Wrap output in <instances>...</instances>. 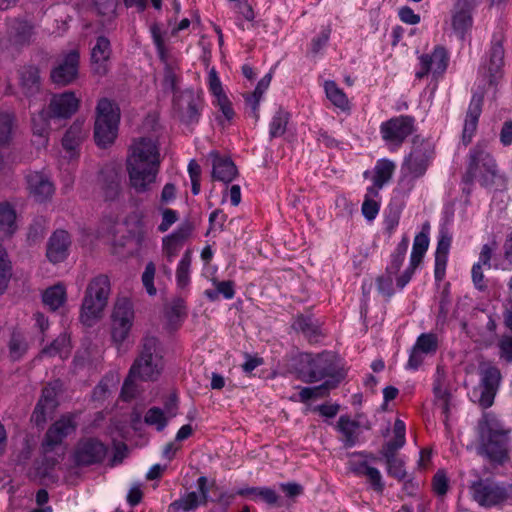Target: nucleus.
I'll return each instance as SVG.
<instances>
[{
    "label": "nucleus",
    "mask_w": 512,
    "mask_h": 512,
    "mask_svg": "<svg viewBox=\"0 0 512 512\" xmlns=\"http://www.w3.org/2000/svg\"><path fill=\"white\" fill-rule=\"evenodd\" d=\"M161 164L157 139L141 137L133 141L126 160L129 184L137 193L149 192L156 182Z\"/></svg>",
    "instance_id": "f257e3e1"
},
{
    "label": "nucleus",
    "mask_w": 512,
    "mask_h": 512,
    "mask_svg": "<svg viewBox=\"0 0 512 512\" xmlns=\"http://www.w3.org/2000/svg\"><path fill=\"white\" fill-rule=\"evenodd\" d=\"M80 105V99L72 91L53 94L48 109H42L32 116L33 143L38 149L48 145L51 119H68L74 115Z\"/></svg>",
    "instance_id": "f03ea898"
},
{
    "label": "nucleus",
    "mask_w": 512,
    "mask_h": 512,
    "mask_svg": "<svg viewBox=\"0 0 512 512\" xmlns=\"http://www.w3.org/2000/svg\"><path fill=\"white\" fill-rule=\"evenodd\" d=\"M479 452L493 462L503 463L508 457L510 429L495 415L483 414L478 424Z\"/></svg>",
    "instance_id": "7ed1b4c3"
},
{
    "label": "nucleus",
    "mask_w": 512,
    "mask_h": 512,
    "mask_svg": "<svg viewBox=\"0 0 512 512\" xmlns=\"http://www.w3.org/2000/svg\"><path fill=\"white\" fill-rule=\"evenodd\" d=\"M467 181L477 180L485 188L493 187L505 177L498 172L496 162L485 146L478 144L469 153Z\"/></svg>",
    "instance_id": "20e7f679"
},
{
    "label": "nucleus",
    "mask_w": 512,
    "mask_h": 512,
    "mask_svg": "<svg viewBox=\"0 0 512 512\" xmlns=\"http://www.w3.org/2000/svg\"><path fill=\"white\" fill-rule=\"evenodd\" d=\"M110 294V281L105 275H99L92 279L87 286L83 299L80 320L86 326H92L107 305Z\"/></svg>",
    "instance_id": "39448f33"
},
{
    "label": "nucleus",
    "mask_w": 512,
    "mask_h": 512,
    "mask_svg": "<svg viewBox=\"0 0 512 512\" xmlns=\"http://www.w3.org/2000/svg\"><path fill=\"white\" fill-rule=\"evenodd\" d=\"M119 121L120 111L117 105L107 98L100 99L96 106L94 125V138L98 146L105 148L114 142Z\"/></svg>",
    "instance_id": "423d86ee"
},
{
    "label": "nucleus",
    "mask_w": 512,
    "mask_h": 512,
    "mask_svg": "<svg viewBox=\"0 0 512 512\" xmlns=\"http://www.w3.org/2000/svg\"><path fill=\"white\" fill-rule=\"evenodd\" d=\"M158 340L155 337H145L139 357L132 365L131 376L142 380H155L162 370V359L157 353Z\"/></svg>",
    "instance_id": "0eeeda50"
},
{
    "label": "nucleus",
    "mask_w": 512,
    "mask_h": 512,
    "mask_svg": "<svg viewBox=\"0 0 512 512\" xmlns=\"http://www.w3.org/2000/svg\"><path fill=\"white\" fill-rule=\"evenodd\" d=\"M134 318L132 302L127 298L117 299L111 314V337L118 347L128 338Z\"/></svg>",
    "instance_id": "6e6552de"
},
{
    "label": "nucleus",
    "mask_w": 512,
    "mask_h": 512,
    "mask_svg": "<svg viewBox=\"0 0 512 512\" xmlns=\"http://www.w3.org/2000/svg\"><path fill=\"white\" fill-rule=\"evenodd\" d=\"M415 129V119L409 115L393 117L380 125V134L391 151L397 150Z\"/></svg>",
    "instance_id": "1a4fd4ad"
},
{
    "label": "nucleus",
    "mask_w": 512,
    "mask_h": 512,
    "mask_svg": "<svg viewBox=\"0 0 512 512\" xmlns=\"http://www.w3.org/2000/svg\"><path fill=\"white\" fill-rule=\"evenodd\" d=\"M430 153L428 148H414L408 157L405 158L401 167V184H407L409 189L413 186V181L423 176L428 168Z\"/></svg>",
    "instance_id": "9d476101"
},
{
    "label": "nucleus",
    "mask_w": 512,
    "mask_h": 512,
    "mask_svg": "<svg viewBox=\"0 0 512 512\" xmlns=\"http://www.w3.org/2000/svg\"><path fill=\"white\" fill-rule=\"evenodd\" d=\"M415 71L417 79H422L428 74L440 75L445 72L448 65V53L442 46H436L431 53L421 54Z\"/></svg>",
    "instance_id": "9b49d317"
},
{
    "label": "nucleus",
    "mask_w": 512,
    "mask_h": 512,
    "mask_svg": "<svg viewBox=\"0 0 512 512\" xmlns=\"http://www.w3.org/2000/svg\"><path fill=\"white\" fill-rule=\"evenodd\" d=\"M480 376L478 402L481 407L488 408L494 402L501 381V373L497 367L488 365L481 368Z\"/></svg>",
    "instance_id": "f8f14e48"
},
{
    "label": "nucleus",
    "mask_w": 512,
    "mask_h": 512,
    "mask_svg": "<svg viewBox=\"0 0 512 512\" xmlns=\"http://www.w3.org/2000/svg\"><path fill=\"white\" fill-rule=\"evenodd\" d=\"M207 483L206 477H199L197 480L198 491L188 492L172 502L168 508L169 512H194L199 506L205 505L209 495Z\"/></svg>",
    "instance_id": "ddd939ff"
},
{
    "label": "nucleus",
    "mask_w": 512,
    "mask_h": 512,
    "mask_svg": "<svg viewBox=\"0 0 512 512\" xmlns=\"http://www.w3.org/2000/svg\"><path fill=\"white\" fill-rule=\"evenodd\" d=\"M303 366L300 370L302 378L306 382H317L329 376L333 372L331 360L328 354L312 356L306 354L302 358Z\"/></svg>",
    "instance_id": "4468645a"
},
{
    "label": "nucleus",
    "mask_w": 512,
    "mask_h": 512,
    "mask_svg": "<svg viewBox=\"0 0 512 512\" xmlns=\"http://www.w3.org/2000/svg\"><path fill=\"white\" fill-rule=\"evenodd\" d=\"M471 491L473 499L483 507L498 505L507 497L504 487L490 481L474 482Z\"/></svg>",
    "instance_id": "2eb2a0df"
},
{
    "label": "nucleus",
    "mask_w": 512,
    "mask_h": 512,
    "mask_svg": "<svg viewBox=\"0 0 512 512\" xmlns=\"http://www.w3.org/2000/svg\"><path fill=\"white\" fill-rule=\"evenodd\" d=\"M439 340L436 334L422 333L413 345L407 367L416 370L424 362L425 358L437 352Z\"/></svg>",
    "instance_id": "dca6fc26"
},
{
    "label": "nucleus",
    "mask_w": 512,
    "mask_h": 512,
    "mask_svg": "<svg viewBox=\"0 0 512 512\" xmlns=\"http://www.w3.org/2000/svg\"><path fill=\"white\" fill-rule=\"evenodd\" d=\"M80 55L77 49L63 56L58 65L51 71V79L55 84L68 85L78 76Z\"/></svg>",
    "instance_id": "f3484780"
},
{
    "label": "nucleus",
    "mask_w": 512,
    "mask_h": 512,
    "mask_svg": "<svg viewBox=\"0 0 512 512\" xmlns=\"http://www.w3.org/2000/svg\"><path fill=\"white\" fill-rule=\"evenodd\" d=\"M76 423L72 415H65L57 420L47 431L43 449L47 453L52 451L55 446L60 445L62 441L75 431Z\"/></svg>",
    "instance_id": "a211bd4d"
},
{
    "label": "nucleus",
    "mask_w": 512,
    "mask_h": 512,
    "mask_svg": "<svg viewBox=\"0 0 512 512\" xmlns=\"http://www.w3.org/2000/svg\"><path fill=\"white\" fill-rule=\"evenodd\" d=\"M106 455V447L95 439L81 441L75 451L74 458L79 465H90L100 462Z\"/></svg>",
    "instance_id": "6ab92c4d"
},
{
    "label": "nucleus",
    "mask_w": 512,
    "mask_h": 512,
    "mask_svg": "<svg viewBox=\"0 0 512 512\" xmlns=\"http://www.w3.org/2000/svg\"><path fill=\"white\" fill-rule=\"evenodd\" d=\"M27 186L30 195L38 202H44L54 194V185L43 172H31L27 175Z\"/></svg>",
    "instance_id": "aec40b11"
},
{
    "label": "nucleus",
    "mask_w": 512,
    "mask_h": 512,
    "mask_svg": "<svg viewBox=\"0 0 512 512\" xmlns=\"http://www.w3.org/2000/svg\"><path fill=\"white\" fill-rule=\"evenodd\" d=\"M504 48L501 43H494L489 51L488 60L482 65L481 71L492 84L503 74Z\"/></svg>",
    "instance_id": "412c9836"
},
{
    "label": "nucleus",
    "mask_w": 512,
    "mask_h": 512,
    "mask_svg": "<svg viewBox=\"0 0 512 512\" xmlns=\"http://www.w3.org/2000/svg\"><path fill=\"white\" fill-rule=\"evenodd\" d=\"M86 132L84 121L79 119L74 121L66 131L62 139V146L68 153L70 159H74L78 156L79 146L85 138Z\"/></svg>",
    "instance_id": "4be33fe9"
},
{
    "label": "nucleus",
    "mask_w": 512,
    "mask_h": 512,
    "mask_svg": "<svg viewBox=\"0 0 512 512\" xmlns=\"http://www.w3.org/2000/svg\"><path fill=\"white\" fill-rule=\"evenodd\" d=\"M111 55L110 42L105 37H99L91 50L92 70L103 76L108 72V61Z\"/></svg>",
    "instance_id": "5701e85b"
},
{
    "label": "nucleus",
    "mask_w": 512,
    "mask_h": 512,
    "mask_svg": "<svg viewBox=\"0 0 512 512\" xmlns=\"http://www.w3.org/2000/svg\"><path fill=\"white\" fill-rule=\"evenodd\" d=\"M70 237L64 230L55 231L47 245V258L53 263L63 261L68 255Z\"/></svg>",
    "instance_id": "b1692460"
},
{
    "label": "nucleus",
    "mask_w": 512,
    "mask_h": 512,
    "mask_svg": "<svg viewBox=\"0 0 512 512\" xmlns=\"http://www.w3.org/2000/svg\"><path fill=\"white\" fill-rule=\"evenodd\" d=\"M56 404L55 388L52 386H46L42 390V396L32 414V420L35 422V424L42 425L45 423L47 416H49L54 411Z\"/></svg>",
    "instance_id": "393cba45"
},
{
    "label": "nucleus",
    "mask_w": 512,
    "mask_h": 512,
    "mask_svg": "<svg viewBox=\"0 0 512 512\" xmlns=\"http://www.w3.org/2000/svg\"><path fill=\"white\" fill-rule=\"evenodd\" d=\"M483 96L474 94L471 98L463 128V141L468 144L477 128L479 116L482 112Z\"/></svg>",
    "instance_id": "a878e982"
},
{
    "label": "nucleus",
    "mask_w": 512,
    "mask_h": 512,
    "mask_svg": "<svg viewBox=\"0 0 512 512\" xmlns=\"http://www.w3.org/2000/svg\"><path fill=\"white\" fill-rule=\"evenodd\" d=\"M451 246V237L447 233H441L438 238L437 247L435 251V279L441 281L445 277L448 254Z\"/></svg>",
    "instance_id": "bb28decb"
},
{
    "label": "nucleus",
    "mask_w": 512,
    "mask_h": 512,
    "mask_svg": "<svg viewBox=\"0 0 512 512\" xmlns=\"http://www.w3.org/2000/svg\"><path fill=\"white\" fill-rule=\"evenodd\" d=\"M212 177L225 183L231 182L237 175V168L231 159L221 157L217 153H211Z\"/></svg>",
    "instance_id": "cd10ccee"
},
{
    "label": "nucleus",
    "mask_w": 512,
    "mask_h": 512,
    "mask_svg": "<svg viewBox=\"0 0 512 512\" xmlns=\"http://www.w3.org/2000/svg\"><path fill=\"white\" fill-rule=\"evenodd\" d=\"M176 404L166 406V411L158 407H152L144 415V422L148 426L154 427L157 431H162L168 424L169 420L176 416Z\"/></svg>",
    "instance_id": "c85d7f7f"
},
{
    "label": "nucleus",
    "mask_w": 512,
    "mask_h": 512,
    "mask_svg": "<svg viewBox=\"0 0 512 512\" xmlns=\"http://www.w3.org/2000/svg\"><path fill=\"white\" fill-rule=\"evenodd\" d=\"M7 347L11 360H21L30 348V341L28 340L27 334L20 329H14L9 337Z\"/></svg>",
    "instance_id": "c756f323"
},
{
    "label": "nucleus",
    "mask_w": 512,
    "mask_h": 512,
    "mask_svg": "<svg viewBox=\"0 0 512 512\" xmlns=\"http://www.w3.org/2000/svg\"><path fill=\"white\" fill-rule=\"evenodd\" d=\"M395 169V162L386 158L379 159L374 167L373 184L368 188H377V191L380 192L384 185L391 180Z\"/></svg>",
    "instance_id": "7c9ffc66"
},
{
    "label": "nucleus",
    "mask_w": 512,
    "mask_h": 512,
    "mask_svg": "<svg viewBox=\"0 0 512 512\" xmlns=\"http://www.w3.org/2000/svg\"><path fill=\"white\" fill-rule=\"evenodd\" d=\"M8 35L10 41L15 46H21L30 42L33 32L32 26L26 21L9 20Z\"/></svg>",
    "instance_id": "2f4dec72"
},
{
    "label": "nucleus",
    "mask_w": 512,
    "mask_h": 512,
    "mask_svg": "<svg viewBox=\"0 0 512 512\" xmlns=\"http://www.w3.org/2000/svg\"><path fill=\"white\" fill-rule=\"evenodd\" d=\"M19 85L22 93L32 96L40 89L39 71L34 66H25L19 70Z\"/></svg>",
    "instance_id": "473e14b6"
},
{
    "label": "nucleus",
    "mask_w": 512,
    "mask_h": 512,
    "mask_svg": "<svg viewBox=\"0 0 512 512\" xmlns=\"http://www.w3.org/2000/svg\"><path fill=\"white\" fill-rule=\"evenodd\" d=\"M271 80H272V72H269L259 80L253 93H251L245 97L246 104L251 108V113H252V116L255 118V120H258V118H259V114H258L259 104H260L263 94L268 89V87L271 83Z\"/></svg>",
    "instance_id": "72a5a7b5"
},
{
    "label": "nucleus",
    "mask_w": 512,
    "mask_h": 512,
    "mask_svg": "<svg viewBox=\"0 0 512 512\" xmlns=\"http://www.w3.org/2000/svg\"><path fill=\"white\" fill-rule=\"evenodd\" d=\"M215 289H207L204 295L212 302L219 299L222 295L225 299L230 300L235 295V285L233 281H219L217 278L212 277L210 279Z\"/></svg>",
    "instance_id": "f704fd0d"
},
{
    "label": "nucleus",
    "mask_w": 512,
    "mask_h": 512,
    "mask_svg": "<svg viewBox=\"0 0 512 512\" xmlns=\"http://www.w3.org/2000/svg\"><path fill=\"white\" fill-rule=\"evenodd\" d=\"M17 230L16 212L8 202L0 203V232L10 236Z\"/></svg>",
    "instance_id": "c9c22d12"
},
{
    "label": "nucleus",
    "mask_w": 512,
    "mask_h": 512,
    "mask_svg": "<svg viewBox=\"0 0 512 512\" xmlns=\"http://www.w3.org/2000/svg\"><path fill=\"white\" fill-rule=\"evenodd\" d=\"M186 237L187 232L180 229L163 239V252L169 262H172L173 258L178 254Z\"/></svg>",
    "instance_id": "e433bc0d"
},
{
    "label": "nucleus",
    "mask_w": 512,
    "mask_h": 512,
    "mask_svg": "<svg viewBox=\"0 0 512 512\" xmlns=\"http://www.w3.org/2000/svg\"><path fill=\"white\" fill-rule=\"evenodd\" d=\"M380 209V195L377 188H367L364 202L362 204L363 216L372 221L376 218Z\"/></svg>",
    "instance_id": "4c0bfd02"
},
{
    "label": "nucleus",
    "mask_w": 512,
    "mask_h": 512,
    "mask_svg": "<svg viewBox=\"0 0 512 512\" xmlns=\"http://www.w3.org/2000/svg\"><path fill=\"white\" fill-rule=\"evenodd\" d=\"M324 90L329 101L342 111L349 109V100L346 94L334 81H325Z\"/></svg>",
    "instance_id": "58836bf2"
},
{
    "label": "nucleus",
    "mask_w": 512,
    "mask_h": 512,
    "mask_svg": "<svg viewBox=\"0 0 512 512\" xmlns=\"http://www.w3.org/2000/svg\"><path fill=\"white\" fill-rule=\"evenodd\" d=\"M359 425L348 416H341L337 422V429L343 436V442L346 447H352L356 443V432Z\"/></svg>",
    "instance_id": "ea45409f"
},
{
    "label": "nucleus",
    "mask_w": 512,
    "mask_h": 512,
    "mask_svg": "<svg viewBox=\"0 0 512 512\" xmlns=\"http://www.w3.org/2000/svg\"><path fill=\"white\" fill-rule=\"evenodd\" d=\"M43 302L51 310H57L66 301V290L61 284L54 285L48 288L43 293Z\"/></svg>",
    "instance_id": "a19ab883"
},
{
    "label": "nucleus",
    "mask_w": 512,
    "mask_h": 512,
    "mask_svg": "<svg viewBox=\"0 0 512 512\" xmlns=\"http://www.w3.org/2000/svg\"><path fill=\"white\" fill-rule=\"evenodd\" d=\"M15 128V117L8 111H0V148L9 145Z\"/></svg>",
    "instance_id": "79ce46f5"
},
{
    "label": "nucleus",
    "mask_w": 512,
    "mask_h": 512,
    "mask_svg": "<svg viewBox=\"0 0 512 512\" xmlns=\"http://www.w3.org/2000/svg\"><path fill=\"white\" fill-rule=\"evenodd\" d=\"M70 338L66 334H61L54 342L42 350L43 355L59 356L65 359L70 354Z\"/></svg>",
    "instance_id": "37998d69"
},
{
    "label": "nucleus",
    "mask_w": 512,
    "mask_h": 512,
    "mask_svg": "<svg viewBox=\"0 0 512 512\" xmlns=\"http://www.w3.org/2000/svg\"><path fill=\"white\" fill-rule=\"evenodd\" d=\"M429 246L428 234L424 231L417 234L413 241L410 262L413 266H419Z\"/></svg>",
    "instance_id": "c03bdc74"
},
{
    "label": "nucleus",
    "mask_w": 512,
    "mask_h": 512,
    "mask_svg": "<svg viewBox=\"0 0 512 512\" xmlns=\"http://www.w3.org/2000/svg\"><path fill=\"white\" fill-rule=\"evenodd\" d=\"M396 451L397 450L383 448L382 454L386 458L388 474L395 478L403 479L406 475L404 464L401 459L395 457Z\"/></svg>",
    "instance_id": "a18cd8bd"
},
{
    "label": "nucleus",
    "mask_w": 512,
    "mask_h": 512,
    "mask_svg": "<svg viewBox=\"0 0 512 512\" xmlns=\"http://www.w3.org/2000/svg\"><path fill=\"white\" fill-rule=\"evenodd\" d=\"M452 26L461 38L472 26V17L468 10L457 11L452 18Z\"/></svg>",
    "instance_id": "49530a36"
},
{
    "label": "nucleus",
    "mask_w": 512,
    "mask_h": 512,
    "mask_svg": "<svg viewBox=\"0 0 512 512\" xmlns=\"http://www.w3.org/2000/svg\"><path fill=\"white\" fill-rule=\"evenodd\" d=\"M408 245L409 240L405 238L396 247L394 253L391 255V261L387 267V272L389 274H395L399 271L404 262Z\"/></svg>",
    "instance_id": "de8ad7c7"
},
{
    "label": "nucleus",
    "mask_w": 512,
    "mask_h": 512,
    "mask_svg": "<svg viewBox=\"0 0 512 512\" xmlns=\"http://www.w3.org/2000/svg\"><path fill=\"white\" fill-rule=\"evenodd\" d=\"M191 254L187 251L178 263L176 280L179 287L184 288L190 282Z\"/></svg>",
    "instance_id": "09e8293b"
},
{
    "label": "nucleus",
    "mask_w": 512,
    "mask_h": 512,
    "mask_svg": "<svg viewBox=\"0 0 512 512\" xmlns=\"http://www.w3.org/2000/svg\"><path fill=\"white\" fill-rule=\"evenodd\" d=\"M288 119V113L283 110L275 113L269 125V133L272 138L280 137L285 133Z\"/></svg>",
    "instance_id": "8fccbe9b"
},
{
    "label": "nucleus",
    "mask_w": 512,
    "mask_h": 512,
    "mask_svg": "<svg viewBox=\"0 0 512 512\" xmlns=\"http://www.w3.org/2000/svg\"><path fill=\"white\" fill-rule=\"evenodd\" d=\"M394 437L392 440L387 442L383 448H389L391 450H399L402 448L406 442L405 434H406V426L405 423L401 419H396L393 427Z\"/></svg>",
    "instance_id": "3c124183"
},
{
    "label": "nucleus",
    "mask_w": 512,
    "mask_h": 512,
    "mask_svg": "<svg viewBox=\"0 0 512 512\" xmlns=\"http://www.w3.org/2000/svg\"><path fill=\"white\" fill-rule=\"evenodd\" d=\"M434 395L436 399V405L441 409V413L445 417V423L448 420L449 412V398L450 394L447 389L443 388L439 382L434 385Z\"/></svg>",
    "instance_id": "603ef678"
},
{
    "label": "nucleus",
    "mask_w": 512,
    "mask_h": 512,
    "mask_svg": "<svg viewBox=\"0 0 512 512\" xmlns=\"http://www.w3.org/2000/svg\"><path fill=\"white\" fill-rule=\"evenodd\" d=\"M155 273H156L155 264L153 262L147 263L145 270L142 274V283L146 289V292L150 296H154L157 293V290L154 286Z\"/></svg>",
    "instance_id": "864d4df0"
},
{
    "label": "nucleus",
    "mask_w": 512,
    "mask_h": 512,
    "mask_svg": "<svg viewBox=\"0 0 512 512\" xmlns=\"http://www.w3.org/2000/svg\"><path fill=\"white\" fill-rule=\"evenodd\" d=\"M504 250V260L496 262L494 268L509 271L512 269V233L505 241Z\"/></svg>",
    "instance_id": "5fc2aeb1"
},
{
    "label": "nucleus",
    "mask_w": 512,
    "mask_h": 512,
    "mask_svg": "<svg viewBox=\"0 0 512 512\" xmlns=\"http://www.w3.org/2000/svg\"><path fill=\"white\" fill-rule=\"evenodd\" d=\"M208 88L215 100L221 98V96H226L215 69H211L208 73Z\"/></svg>",
    "instance_id": "6e6d98bb"
},
{
    "label": "nucleus",
    "mask_w": 512,
    "mask_h": 512,
    "mask_svg": "<svg viewBox=\"0 0 512 512\" xmlns=\"http://www.w3.org/2000/svg\"><path fill=\"white\" fill-rule=\"evenodd\" d=\"M365 477L368 479V481L374 491H376L378 493L383 492L384 482L382 480V475L377 468L372 467L371 469H367Z\"/></svg>",
    "instance_id": "4d7b16f0"
},
{
    "label": "nucleus",
    "mask_w": 512,
    "mask_h": 512,
    "mask_svg": "<svg viewBox=\"0 0 512 512\" xmlns=\"http://www.w3.org/2000/svg\"><path fill=\"white\" fill-rule=\"evenodd\" d=\"M326 391V385H321L317 387H305L301 389V391L299 392V398L301 401L306 402L310 399L324 396Z\"/></svg>",
    "instance_id": "13d9d810"
},
{
    "label": "nucleus",
    "mask_w": 512,
    "mask_h": 512,
    "mask_svg": "<svg viewBox=\"0 0 512 512\" xmlns=\"http://www.w3.org/2000/svg\"><path fill=\"white\" fill-rule=\"evenodd\" d=\"M483 266L484 265L476 262V263H474V265L472 266V269H471V276H472L473 284L478 290H481V291L485 290L487 287L485 280H484V274H483V269H482Z\"/></svg>",
    "instance_id": "bf43d9fd"
},
{
    "label": "nucleus",
    "mask_w": 512,
    "mask_h": 512,
    "mask_svg": "<svg viewBox=\"0 0 512 512\" xmlns=\"http://www.w3.org/2000/svg\"><path fill=\"white\" fill-rule=\"evenodd\" d=\"M433 490L438 495H445L448 490V479L444 471H438L433 478Z\"/></svg>",
    "instance_id": "052dcab7"
},
{
    "label": "nucleus",
    "mask_w": 512,
    "mask_h": 512,
    "mask_svg": "<svg viewBox=\"0 0 512 512\" xmlns=\"http://www.w3.org/2000/svg\"><path fill=\"white\" fill-rule=\"evenodd\" d=\"M500 358L512 362V336H503L499 341Z\"/></svg>",
    "instance_id": "680f3d73"
},
{
    "label": "nucleus",
    "mask_w": 512,
    "mask_h": 512,
    "mask_svg": "<svg viewBox=\"0 0 512 512\" xmlns=\"http://www.w3.org/2000/svg\"><path fill=\"white\" fill-rule=\"evenodd\" d=\"M114 386V380L111 379H103L94 389L93 397L97 400L103 399L110 392L111 388Z\"/></svg>",
    "instance_id": "e2e57ef3"
},
{
    "label": "nucleus",
    "mask_w": 512,
    "mask_h": 512,
    "mask_svg": "<svg viewBox=\"0 0 512 512\" xmlns=\"http://www.w3.org/2000/svg\"><path fill=\"white\" fill-rule=\"evenodd\" d=\"M178 219L177 213L171 209H165L162 212V221L158 226L159 231H167Z\"/></svg>",
    "instance_id": "0e129e2a"
},
{
    "label": "nucleus",
    "mask_w": 512,
    "mask_h": 512,
    "mask_svg": "<svg viewBox=\"0 0 512 512\" xmlns=\"http://www.w3.org/2000/svg\"><path fill=\"white\" fill-rule=\"evenodd\" d=\"M136 378V376H131V372H129V375L122 386L121 397L126 401L132 399L135 396L136 386L134 380Z\"/></svg>",
    "instance_id": "69168bd1"
},
{
    "label": "nucleus",
    "mask_w": 512,
    "mask_h": 512,
    "mask_svg": "<svg viewBox=\"0 0 512 512\" xmlns=\"http://www.w3.org/2000/svg\"><path fill=\"white\" fill-rule=\"evenodd\" d=\"M399 18L402 22L409 25H416L420 22V16L414 13V11L408 6L402 7L399 10Z\"/></svg>",
    "instance_id": "338daca9"
},
{
    "label": "nucleus",
    "mask_w": 512,
    "mask_h": 512,
    "mask_svg": "<svg viewBox=\"0 0 512 512\" xmlns=\"http://www.w3.org/2000/svg\"><path fill=\"white\" fill-rule=\"evenodd\" d=\"M292 326L295 330L301 331L307 335L314 331L311 319L304 316H298L295 318Z\"/></svg>",
    "instance_id": "774afa93"
}]
</instances>
